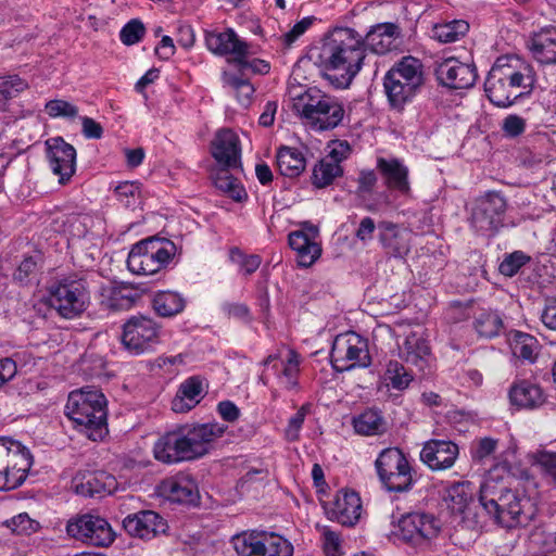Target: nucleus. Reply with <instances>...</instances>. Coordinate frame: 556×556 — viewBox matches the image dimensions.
Here are the masks:
<instances>
[{
    "label": "nucleus",
    "mask_w": 556,
    "mask_h": 556,
    "mask_svg": "<svg viewBox=\"0 0 556 556\" xmlns=\"http://www.w3.org/2000/svg\"><path fill=\"white\" fill-rule=\"evenodd\" d=\"M41 256L39 254L24 257L17 266L13 278L22 286H27L37 280L41 268Z\"/></svg>",
    "instance_id": "a18cd8bd"
},
{
    "label": "nucleus",
    "mask_w": 556,
    "mask_h": 556,
    "mask_svg": "<svg viewBox=\"0 0 556 556\" xmlns=\"http://www.w3.org/2000/svg\"><path fill=\"white\" fill-rule=\"evenodd\" d=\"M330 362L338 372L349 371L356 367H369L371 357L367 340L355 332L337 336L331 346Z\"/></svg>",
    "instance_id": "9b49d317"
},
{
    "label": "nucleus",
    "mask_w": 556,
    "mask_h": 556,
    "mask_svg": "<svg viewBox=\"0 0 556 556\" xmlns=\"http://www.w3.org/2000/svg\"><path fill=\"white\" fill-rule=\"evenodd\" d=\"M330 161L323 159L314 166L312 184L316 188H325L331 185L337 177L342 176L341 165Z\"/></svg>",
    "instance_id": "79ce46f5"
},
{
    "label": "nucleus",
    "mask_w": 556,
    "mask_h": 556,
    "mask_svg": "<svg viewBox=\"0 0 556 556\" xmlns=\"http://www.w3.org/2000/svg\"><path fill=\"white\" fill-rule=\"evenodd\" d=\"M28 88V84L18 75L0 76V96L2 99H12Z\"/></svg>",
    "instance_id": "09e8293b"
},
{
    "label": "nucleus",
    "mask_w": 556,
    "mask_h": 556,
    "mask_svg": "<svg viewBox=\"0 0 556 556\" xmlns=\"http://www.w3.org/2000/svg\"><path fill=\"white\" fill-rule=\"evenodd\" d=\"M291 99L292 109L314 130L333 129L341 124L344 117L342 103L336 97L327 94L316 87L294 93Z\"/></svg>",
    "instance_id": "423d86ee"
},
{
    "label": "nucleus",
    "mask_w": 556,
    "mask_h": 556,
    "mask_svg": "<svg viewBox=\"0 0 556 556\" xmlns=\"http://www.w3.org/2000/svg\"><path fill=\"white\" fill-rule=\"evenodd\" d=\"M80 370L89 378H100L104 375L105 361L100 355L86 353L81 357Z\"/></svg>",
    "instance_id": "6e6d98bb"
},
{
    "label": "nucleus",
    "mask_w": 556,
    "mask_h": 556,
    "mask_svg": "<svg viewBox=\"0 0 556 556\" xmlns=\"http://www.w3.org/2000/svg\"><path fill=\"white\" fill-rule=\"evenodd\" d=\"M311 405L304 404L302 405L298 412L290 417L288 420L287 428L285 430V434L288 441H296L300 435V430L304 424L305 417L309 412Z\"/></svg>",
    "instance_id": "13d9d810"
},
{
    "label": "nucleus",
    "mask_w": 556,
    "mask_h": 556,
    "mask_svg": "<svg viewBox=\"0 0 556 556\" xmlns=\"http://www.w3.org/2000/svg\"><path fill=\"white\" fill-rule=\"evenodd\" d=\"M13 534L29 535L38 528V522L33 520L26 513L18 514L3 523Z\"/></svg>",
    "instance_id": "603ef678"
},
{
    "label": "nucleus",
    "mask_w": 556,
    "mask_h": 556,
    "mask_svg": "<svg viewBox=\"0 0 556 556\" xmlns=\"http://www.w3.org/2000/svg\"><path fill=\"white\" fill-rule=\"evenodd\" d=\"M232 541L237 556H292L293 553L291 543L275 533H242Z\"/></svg>",
    "instance_id": "ddd939ff"
},
{
    "label": "nucleus",
    "mask_w": 556,
    "mask_h": 556,
    "mask_svg": "<svg viewBox=\"0 0 556 556\" xmlns=\"http://www.w3.org/2000/svg\"><path fill=\"white\" fill-rule=\"evenodd\" d=\"M506 207V199L500 192L489 191L473 201L469 223L478 232L494 233L503 225Z\"/></svg>",
    "instance_id": "4468645a"
},
{
    "label": "nucleus",
    "mask_w": 556,
    "mask_h": 556,
    "mask_svg": "<svg viewBox=\"0 0 556 556\" xmlns=\"http://www.w3.org/2000/svg\"><path fill=\"white\" fill-rule=\"evenodd\" d=\"M529 66L517 68L508 58H498L484 81L488 99L498 108L510 106L525 91L533 86L534 78Z\"/></svg>",
    "instance_id": "7ed1b4c3"
},
{
    "label": "nucleus",
    "mask_w": 556,
    "mask_h": 556,
    "mask_svg": "<svg viewBox=\"0 0 556 556\" xmlns=\"http://www.w3.org/2000/svg\"><path fill=\"white\" fill-rule=\"evenodd\" d=\"M249 46L244 49V52L241 56H237L232 59V62L238 66L241 74L245 72H252L254 74H266L269 72V64L260 59L249 60Z\"/></svg>",
    "instance_id": "5fc2aeb1"
},
{
    "label": "nucleus",
    "mask_w": 556,
    "mask_h": 556,
    "mask_svg": "<svg viewBox=\"0 0 556 556\" xmlns=\"http://www.w3.org/2000/svg\"><path fill=\"white\" fill-rule=\"evenodd\" d=\"M160 493L170 502L192 505L199 500V491L195 481L187 475L164 480L160 485Z\"/></svg>",
    "instance_id": "bb28decb"
},
{
    "label": "nucleus",
    "mask_w": 556,
    "mask_h": 556,
    "mask_svg": "<svg viewBox=\"0 0 556 556\" xmlns=\"http://www.w3.org/2000/svg\"><path fill=\"white\" fill-rule=\"evenodd\" d=\"M46 112L50 117L75 118L78 116V108L65 100H50L46 104Z\"/></svg>",
    "instance_id": "4d7b16f0"
},
{
    "label": "nucleus",
    "mask_w": 556,
    "mask_h": 556,
    "mask_svg": "<svg viewBox=\"0 0 556 556\" xmlns=\"http://www.w3.org/2000/svg\"><path fill=\"white\" fill-rule=\"evenodd\" d=\"M229 257L232 263H236L240 266V269L244 275H251L256 271L262 263V260L258 255H244L237 247L230 249Z\"/></svg>",
    "instance_id": "864d4df0"
},
{
    "label": "nucleus",
    "mask_w": 556,
    "mask_h": 556,
    "mask_svg": "<svg viewBox=\"0 0 556 556\" xmlns=\"http://www.w3.org/2000/svg\"><path fill=\"white\" fill-rule=\"evenodd\" d=\"M106 405V399L99 389L84 387L70 393L65 413L90 440L98 441L108 432Z\"/></svg>",
    "instance_id": "20e7f679"
},
{
    "label": "nucleus",
    "mask_w": 556,
    "mask_h": 556,
    "mask_svg": "<svg viewBox=\"0 0 556 556\" xmlns=\"http://www.w3.org/2000/svg\"><path fill=\"white\" fill-rule=\"evenodd\" d=\"M66 532L77 541L98 547H108L115 540V532L109 521L93 514H81L71 518L66 525Z\"/></svg>",
    "instance_id": "f8f14e48"
},
{
    "label": "nucleus",
    "mask_w": 556,
    "mask_h": 556,
    "mask_svg": "<svg viewBox=\"0 0 556 556\" xmlns=\"http://www.w3.org/2000/svg\"><path fill=\"white\" fill-rule=\"evenodd\" d=\"M28 452L18 441L8 438H0V469L8 468L10 462Z\"/></svg>",
    "instance_id": "3c124183"
},
{
    "label": "nucleus",
    "mask_w": 556,
    "mask_h": 556,
    "mask_svg": "<svg viewBox=\"0 0 556 556\" xmlns=\"http://www.w3.org/2000/svg\"><path fill=\"white\" fill-rule=\"evenodd\" d=\"M353 427L361 435H381L387 432L388 424L382 413L368 408L353 418Z\"/></svg>",
    "instance_id": "f704fd0d"
},
{
    "label": "nucleus",
    "mask_w": 556,
    "mask_h": 556,
    "mask_svg": "<svg viewBox=\"0 0 556 556\" xmlns=\"http://www.w3.org/2000/svg\"><path fill=\"white\" fill-rule=\"evenodd\" d=\"M536 463L556 484V453L541 452L536 455Z\"/></svg>",
    "instance_id": "774afa93"
},
{
    "label": "nucleus",
    "mask_w": 556,
    "mask_h": 556,
    "mask_svg": "<svg viewBox=\"0 0 556 556\" xmlns=\"http://www.w3.org/2000/svg\"><path fill=\"white\" fill-rule=\"evenodd\" d=\"M384 379L390 382L393 389L404 390L409 386L413 376L400 362L390 361L387 365Z\"/></svg>",
    "instance_id": "de8ad7c7"
},
{
    "label": "nucleus",
    "mask_w": 556,
    "mask_h": 556,
    "mask_svg": "<svg viewBox=\"0 0 556 556\" xmlns=\"http://www.w3.org/2000/svg\"><path fill=\"white\" fill-rule=\"evenodd\" d=\"M140 298L139 289L130 283H108L99 291L100 304L112 311L130 308Z\"/></svg>",
    "instance_id": "b1692460"
},
{
    "label": "nucleus",
    "mask_w": 556,
    "mask_h": 556,
    "mask_svg": "<svg viewBox=\"0 0 556 556\" xmlns=\"http://www.w3.org/2000/svg\"><path fill=\"white\" fill-rule=\"evenodd\" d=\"M321 248L317 242L311 243L307 247L296 251L298 264L301 267H309L320 256Z\"/></svg>",
    "instance_id": "0e129e2a"
},
{
    "label": "nucleus",
    "mask_w": 556,
    "mask_h": 556,
    "mask_svg": "<svg viewBox=\"0 0 556 556\" xmlns=\"http://www.w3.org/2000/svg\"><path fill=\"white\" fill-rule=\"evenodd\" d=\"M425 85L421 61L412 55L395 62L383 77V89L390 108L403 112L413 103Z\"/></svg>",
    "instance_id": "39448f33"
},
{
    "label": "nucleus",
    "mask_w": 556,
    "mask_h": 556,
    "mask_svg": "<svg viewBox=\"0 0 556 556\" xmlns=\"http://www.w3.org/2000/svg\"><path fill=\"white\" fill-rule=\"evenodd\" d=\"M311 59L321 75L339 89L348 88L363 67L366 58L363 37L353 28L340 27L325 37Z\"/></svg>",
    "instance_id": "f257e3e1"
},
{
    "label": "nucleus",
    "mask_w": 556,
    "mask_h": 556,
    "mask_svg": "<svg viewBox=\"0 0 556 556\" xmlns=\"http://www.w3.org/2000/svg\"><path fill=\"white\" fill-rule=\"evenodd\" d=\"M222 311L228 317H233L244 323L251 320L250 309L245 304L225 302L222 304Z\"/></svg>",
    "instance_id": "338daca9"
},
{
    "label": "nucleus",
    "mask_w": 556,
    "mask_h": 556,
    "mask_svg": "<svg viewBox=\"0 0 556 556\" xmlns=\"http://www.w3.org/2000/svg\"><path fill=\"white\" fill-rule=\"evenodd\" d=\"M224 81L241 106L248 108L251 104L255 89L248 79L238 75L225 74Z\"/></svg>",
    "instance_id": "c03bdc74"
},
{
    "label": "nucleus",
    "mask_w": 556,
    "mask_h": 556,
    "mask_svg": "<svg viewBox=\"0 0 556 556\" xmlns=\"http://www.w3.org/2000/svg\"><path fill=\"white\" fill-rule=\"evenodd\" d=\"M403 352L407 363L422 368L426 357L430 354V346L421 334L412 332L405 339Z\"/></svg>",
    "instance_id": "58836bf2"
},
{
    "label": "nucleus",
    "mask_w": 556,
    "mask_h": 556,
    "mask_svg": "<svg viewBox=\"0 0 556 556\" xmlns=\"http://www.w3.org/2000/svg\"><path fill=\"white\" fill-rule=\"evenodd\" d=\"M475 329L480 337L493 338L503 328V320L496 312H481L475 319Z\"/></svg>",
    "instance_id": "49530a36"
},
{
    "label": "nucleus",
    "mask_w": 556,
    "mask_h": 556,
    "mask_svg": "<svg viewBox=\"0 0 556 556\" xmlns=\"http://www.w3.org/2000/svg\"><path fill=\"white\" fill-rule=\"evenodd\" d=\"M530 262V256L522 251H515L505 255L498 266V270L506 277L515 276L522 266Z\"/></svg>",
    "instance_id": "8fccbe9b"
},
{
    "label": "nucleus",
    "mask_w": 556,
    "mask_h": 556,
    "mask_svg": "<svg viewBox=\"0 0 556 556\" xmlns=\"http://www.w3.org/2000/svg\"><path fill=\"white\" fill-rule=\"evenodd\" d=\"M144 25L139 20L129 21L121 30V41L126 46H131L141 40L144 35Z\"/></svg>",
    "instance_id": "052dcab7"
},
{
    "label": "nucleus",
    "mask_w": 556,
    "mask_h": 556,
    "mask_svg": "<svg viewBox=\"0 0 556 556\" xmlns=\"http://www.w3.org/2000/svg\"><path fill=\"white\" fill-rule=\"evenodd\" d=\"M533 58L543 64H556V25L534 33L528 41Z\"/></svg>",
    "instance_id": "c85d7f7f"
},
{
    "label": "nucleus",
    "mask_w": 556,
    "mask_h": 556,
    "mask_svg": "<svg viewBox=\"0 0 556 556\" xmlns=\"http://www.w3.org/2000/svg\"><path fill=\"white\" fill-rule=\"evenodd\" d=\"M177 427L167 431L154 444V457L165 464L185 462Z\"/></svg>",
    "instance_id": "72a5a7b5"
},
{
    "label": "nucleus",
    "mask_w": 556,
    "mask_h": 556,
    "mask_svg": "<svg viewBox=\"0 0 556 556\" xmlns=\"http://www.w3.org/2000/svg\"><path fill=\"white\" fill-rule=\"evenodd\" d=\"M327 514L331 520H336L342 526H354L362 514V502L359 495L354 491H339L333 501L332 507Z\"/></svg>",
    "instance_id": "393cba45"
},
{
    "label": "nucleus",
    "mask_w": 556,
    "mask_h": 556,
    "mask_svg": "<svg viewBox=\"0 0 556 556\" xmlns=\"http://www.w3.org/2000/svg\"><path fill=\"white\" fill-rule=\"evenodd\" d=\"M469 29L467 22L454 20L448 23L437 24L432 29V37L440 42L450 43L457 41Z\"/></svg>",
    "instance_id": "37998d69"
},
{
    "label": "nucleus",
    "mask_w": 556,
    "mask_h": 556,
    "mask_svg": "<svg viewBox=\"0 0 556 556\" xmlns=\"http://www.w3.org/2000/svg\"><path fill=\"white\" fill-rule=\"evenodd\" d=\"M185 462L204 456L210 444L225 432L219 424L182 425L177 427Z\"/></svg>",
    "instance_id": "2eb2a0df"
},
{
    "label": "nucleus",
    "mask_w": 556,
    "mask_h": 556,
    "mask_svg": "<svg viewBox=\"0 0 556 556\" xmlns=\"http://www.w3.org/2000/svg\"><path fill=\"white\" fill-rule=\"evenodd\" d=\"M375 466L379 480L389 492H407L413 488L415 483L413 468L399 447L381 451Z\"/></svg>",
    "instance_id": "1a4fd4ad"
},
{
    "label": "nucleus",
    "mask_w": 556,
    "mask_h": 556,
    "mask_svg": "<svg viewBox=\"0 0 556 556\" xmlns=\"http://www.w3.org/2000/svg\"><path fill=\"white\" fill-rule=\"evenodd\" d=\"M526 126L525 118L516 114H509L503 119L502 130L506 137L516 138L525 132Z\"/></svg>",
    "instance_id": "680f3d73"
},
{
    "label": "nucleus",
    "mask_w": 556,
    "mask_h": 556,
    "mask_svg": "<svg viewBox=\"0 0 556 556\" xmlns=\"http://www.w3.org/2000/svg\"><path fill=\"white\" fill-rule=\"evenodd\" d=\"M174 251L169 240L160 237H149L131 247L127 257L128 269L136 275H154L164 269Z\"/></svg>",
    "instance_id": "0eeeda50"
},
{
    "label": "nucleus",
    "mask_w": 556,
    "mask_h": 556,
    "mask_svg": "<svg viewBox=\"0 0 556 556\" xmlns=\"http://www.w3.org/2000/svg\"><path fill=\"white\" fill-rule=\"evenodd\" d=\"M478 502L488 516L507 529L526 527L538 514L534 495L525 489H508L494 480L481 484Z\"/></svg>",
    "instance_id": "f03ea898"
},
{
    "label": "nucleus",
    "mask_w": 556,
    "mask_h": 556,
    "mask_svg": "<svg viewBox=\"0 0 556 556\" xmlns=\"http://www.w3.org/2000/svg\"><path fill=\"white\" fill-rule=\"evenodd\" d=\"M439 83L451 89L471 88L478 77L475 64L462 63L455 59H446L435 68Z\"/></svg>",
    "instance_id": "6ab92c4d"
},
{
    "label": "nucleus",
    "mask_w": 556,
    "mask_h": 556,
    "mask_svg": "<svg viewBox=\"0 0 556 556\" xmlns=\"http://www.w3.org/2000/svg\"><path fill=\"white\" fill-rule=\"evenodd\" d=\"M496 447V440L492 438H483L479 440L477 445L472 448V458L478 462H483L495 452Z\"/></svg>",
    "instance_id": "69168bd1"
},
{
    "label": "nucleus",
    "mask_w": 556,
    "mask_h": 556,
    "mask_svg": "<svg viewBox=\"0 0 556 556\" xmlns=\"http://www.w3.org/2000/svg\"><path fill=\"white\" fill-rule=\"evenodd\" d=\"M228 169L220 167L214 178V185L236 202H242L248 198L247 191L237 178L228 174Z\"/></svg>",
    "instance_id": "a19ab883"
},
{
    "label": "nucleus",
    "mask_w": 556,
    "mask_h": 556,
    "mask_svg": "<svg viewBox=\"0 0 556 556\" xmlns=\"http://www.w3.org/2000/svg\"><path fill=\"white\" fill-rule=\"evenodd\" d=\"M186 300L176 291H159L153 295L152 307L161 317H173L184 311Z\"/></svg>",
    "instance_id": "4c0bfd02"
},
{
    "label": "nucleus",
    "mask_w": 556,
    "mask_h": 556,
    "mask_svg": "<svg viewBox=\"0 0 556 556\" xmlns=\"http://www.w3.org/2000/svg\"><path fill=\"white\" fill-rule=\"evenodd\" d=\"M47 301L49 306L61 317L76 318L86 311L89 303L86 281L84 279H62L51 287Z\"/></svg>",
    "instance_id": "9d476101"
},
{
    "label": "nucleus",
    "mask_w": 556,
    "mask_h": 556,
    "mask_svg": "<svg viewBox=\"0 0 556 556\" xmlns=\"http://www.w3.org/2000/svg\"><path fill=\"white\" fill-rule=\"evenodd\" d=\"M211 151L220 167L236 168L240 164L239 139L230 129H222L216 134L212 141Z\"/></svg>",
    "instance_id": "5701e85b"
},
{
    "label": "nucleus",
    "mask_w": 556,
    "mask_h": 556,
    "mask_svg": "<svg viewBox=\"0 0 556 556\" xmlns=\"http://www.w3.org/2000/svg\"><path fill=\"white\" fill-rule=\"evenodd\" d=\"M277 166L281 175L293 178L302 174L306 162L296 148L281 147L277 152Z\"/></svg>",
    "instance_id": "e433bc0d"
},
{
    "label": "nucleus",
    "mask_w": 556,
    "mask_h": 556,
    "mask_svg": "<svg viewBox=\"0 0 556 556\" xmlns=\"http://www.w3.org/2000/svg\"><path fill=\"white\" fill-rule=\"evenodd\" d=\"M376 168L386 188L401 197H410L409 169L397 157H377Z\"/></svg>",
    "instance_id": "a211bd4d"
},
{
    "label": "nucleus",
    "mask_w": 556,
    "mask_h": 556,
    "mask_svg": "<svg viewBox=\"0 0 556 556\" xmlns=\"http://www.w3.org/2000/svg\"><path fill=\"white\" fill-rule=\"evenodd\" d=\"M540 349L539 341L531 334L516 331L511 339V350L514 355L534 363Z\"/></svg>",
    "instance_id": "ea45409f"
},
{
    "label": "nucleus",
    "mask_w": 556,
    "mask_h": 556,
    "mask_svg": "<svg viewBox=\"0 0 556 556\" xmlns=\"http://www.w3.org/2000/svg\"><path fill=\"white\" fill-rule=\"evenodd\" d=\"M440 531L441 522L433 514L412 511L401 516L393 535L414 548L426 549Z\"/></svg>",
    "instance_id": "6e6552de"
},
{
    "label": "nucleus",
    "mask_w": 556,
    "mask_h": 556,
    "mask_svg": "<svg viewBox=\"0 0 556 556\" xmlns=\"http://www.w3.org/2000/svg\"><path fill=\"white\" fill-rule=\"evenodd\" d=\"M47 146L51 170L59 176V182L65 185L75 173L76 150L61 137L48 140Z\"/></svg>",
    "instance_id": "f3484780"
},
{
    "label": "nucleus",
    "mask_w": 556,
    "mask_h": 556,
    "mask_svg": "<svg viewBox=\"0 0 556 556\" xmlns=\"http://www.w3.org/2000/svg\"><path fill=\"white\" fill-rule=\"evenodd\" d=\"M203 392L202 380L197 377H190L185 380L172 401V409L176 413H186L200 403Z\"/></svg>",
    "instance_id": "473e14b6"
},
{
    "label": "nucleus",
    "mask_w": 556,
    "mask_h": 556,
    "mask_svg": "<svg viewBox=\"0 0 556 556\" xmlns=\"http://www.w3.org/2000/svg\"><path fill=\"white\" fill-rule=\"evenodd\" d=\"M379 241L389 256L403 258L410 251L412 231L391 222L378 225Z\"/></svg>",
    "instance_id": "4be33fe9"
},
{
    "label": "nucleus",
    "mask_w": 556,
    "mask_h": 556,
    "mask_svg": "<svg viewBox=\"0 0 556 556\" xmlns=\"http://www.w3.org/2000/svg\"><path fill=\"white\" fill-rule=\"evenodd\" d=\"M160 326L144 315L130 317L123 326L122 342L135 355L150 351L159 342Z\"/></svg>",
    "instance_id": "dca6fc26"
},
{
    "label": "nucleus",
    "mask_w": 556,
    "mask_h": 556,
    "mask_svg": "<svg viewBox=\"0 0 556 556\" xmlns=\"http://www.w3.org/2000/svg\"><path fill=\"white\" fill-rule=\"evenodd\" d=\"M31 465L33 456L28 451L12 459L8 468L0 469V491L14 490L21 486L26 480Z\"/></svg>",
    "instance_id": "7c9ffc66"
},
{
    "label": "nucleus",
    "mask_w": 556,
    "mask_h": 556,
    "mask_svg": "<svg viewBox=\"0 0 556 556\" xmlns=\"http://www.w3.org/2000/svg\"><path fill=\"white\" fill-rule=\"evenodd\" d=\"M279 356L268 355L264 359V365L269 366L273 364L271 368L277 372L279 377H283L286 379V384L288 388H293L296 386V376L299 374L300 366V355L294 350H289L287 358L281 361L278 364Z\"/></svg>",
    "instance_id": "c9c22d12"
},
{
    "label": "nucleus",
    "mask_w": 556,
    "mask_h": 556,
    "mask_svg": "<svg viewBox=\"0 0 556 556\" xmlns=\"http://www.w3.org/2000/svg\"><path fill=\"white\" fill-rule=\"evenodd\" d=\"M124 530L131 536L151 540L166 533L168 525L156 511L141 510L126 516L123 520Z\"/></svg>",
    "instance_id": "aec40b11"
},
{
    "label": "nucleus",
    "mask_w": 556,
    "mask_h": 556,
    "mask_svg": "<svg viewBox=\"0 0 556 556\" xmlns=\"http://www.w3.org/2000/svg\"><path fill=\"white\" fill-rule=\"evenodd\" d=\"M401 38V28L395 23H380L374 25L363 37L365 51L369 49L377 54H386L397 46Z\"/></svg>",
    "instance_id": "a878e982"
},
{
    "label": "nucleus",
    "mask_w": 556,
    "mask_h": 556,
    "mask_svg": "<svg viewBox=\"0 0 556 556\" xmlns=\"http://www.w3.org/2000/svg\"><path fill=\"white\" fill-rule=\"evenodd\" d=\"M458 453L457 444L452 441L430 440L421 448L420 460L431 470H444L454 465Z\"/></svg>",
    "instance_id": "412c9836"
},
{
    "label": "nucleus",
    "mask_w": 556,
    "mask_h": 556,
    "mask_svg": "<svg viewBox=\"0 0 556 556\" xmlns=\"http://www.w3.org/2000/svg\"><path fill=\"white\" fill-rule=\"evenodd\" d=\"M75 492L83 496L94 497L110 494L115 489V478L104 471L87 472L74 479Z\"/></svg>",
    "instance_id": "cd10ccee"
},
{
    "label": "nucleus",
    "mask_w": 556,
    "mask_h": 556,
    "mask_svg": "<svg viewBox=\"0 0 556 556\" xmlns=\"http://www.w3.org/2000/svg\"><path fill=\"white\" fill-rule=\"evenodd\" d=\"M314 16H306L299 21L289 31L283 34L280 39L285 47H290L315 22Z\"/></svg>",
    "instance_id": "e2e57ef3"
},
{
    "label": "nucleus",
    "mask_w": 556,
    "mask_h": 556,
    "mask_svg": "<svg viewBox=\"0 0 556 556\" xmlns=\"http://www.w3.org/2000/svg\"><path fill=\"white\" fill-rule=\"evenodd\" d=\"M448 496L452 502L453 510L466 514L472 501L471 494L466 491V486L464 484L453 485L448 491Z\"/></svg>",
    "instance_id": "bf43d9fd"
},
{
    "label": "nucleus",
    "mask_w": 556,
    "mask_h": 556,
    "mask_svg": "<svg viewBox=\"0 0 556 556\" xmlns=\"http://www.w3.org/2000/svg\"><path fill=\"white\" fill-rule=\"evenodd\" d=\"M509 399L514 405L523 408H535L545 402L541 387L528 380L515 382L510 387Z\"/></svg>",
    "instance_id": "2f4dec72"
},
{
    "label": "nucleus",
    "mask_w": 556,
    "mask_h": 556,
    "mask_svg": "<svg viewBox=\"0 0 556 556\" xmlns=\"http://www.w3.org/2000/svg\"><path fill=\"white\" fill-rule=\"evenodd\" d=\"M207 49L217 55L241 56L247 48V42L241 40L231 28L222 33L207 31L205 34Z\"/></svg>",
    "instance_id": "c756f323"
}]
</instances>
